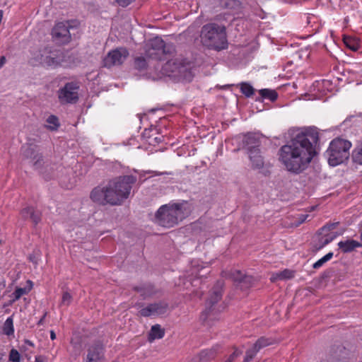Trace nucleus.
Here are the masks:
<instances>
[{"instance_id":"obj_1","label":"nucleus","mask_w":362,"mask_h":362,"mask_svg":"<svg viewBox=\"0 0 362 362\" xmlns=\"http://www.w3.org/2000/svg\"><path fill=\"white\" fill-rule=\"evenodd\" d=\"M318 141L319 133L315 127L298 132L290 141L279 148V162L288 172L294 175L302 173L316 155L315 146Z\"/></svg>"},{"instance_id":"obj_2","label":"nucleus","mask_w":362,"mask_h":362,"mask_svg":"<svg viewBox=\"0 0 362 362\" xmlns=\"http://www.w3.org/2000/svg\"><path fill=\"white\" fill-rule=\"evenodd\" d=\"M136 177L127 175L115 177L104 186H98L90 192L91 200L100 205L119 206L129 198Z\"/></svg>"},{"instance_id":"obj_3","label":"nucleus","mask_w":362,"mask_h":362,"mask_svg":"<svg viewBox=\"0 0 362 362\" xmlns=\"http://www.w3.org/2000/svg\"><path fill=\"white\" fill-rule=\"evenodd\" d=\"M191 210L186 201L162 205L156 211L155 218L159 225L171 228L190 214Z\"/></svg>"},{"instance_id":"obj_4","label":"nucleus","mask_w":362,"mask_h":362,"mask_svg":"<svg viewBox=\"0 0 362 362\" xmlns=\"http://www.w3.org/2000/svg\"><path fill=\"white\" fill-rule=\"evenodd\" d=\"M202 44L211 49L221 51L228 47L226 27L223 24L209 23L202 27L200 32Z\"/></svg>"},{"instance_id":"obj_5","label":"nucleus","mask_w":362,"mask_h":362,"mask_svg":"<svg viewBox=\"0 0 362 362\" xmlns=\"http://www.w3.org/2000/svg\"><path fill=\"white\" fill-rule=\"evenodd\" d=\"M351 143L342 139H335L331 141L326 151L328 163L332 166L338 165L349 158Z\"/></svg>"},{"instance_id":"obj_6","label":"nucleus","mask_w":362,"mask_h":362,"mask_svg":"<svg viewBox=\"0 0 362 362\" xmlns=\"http://www.w3.org/2000/svg\"><path fill=\"white\" fill-rule=\"evenodd\" d=\"M173 51L172 45H165L161 37H156L146 44L145 54L149 59L161 61L168 59Z\"/></svg>"},{"instance_id":"obj_7","label":"nucleus","mask_w":362,"mask_h":362,"mask_svg":"<svg viewBox=\"0 0 362 362\" xmlns=\"http://www.w3.org/2000/svg\"><path fill=\"white\" fill-rule=\"evenodd\" d=\"M33 60V64L35 65L39 64L44 66L56 68L65 62V55L62 50L45 47L39 51Z\"/></svg>"},{"instance_id":"obj_8","label":"nucleus","mask_w":362,"mask_h":362,"mask_svg":"<svg viewBox=\"0 0 362 362\" xmlns=\"http://www.w3.org/2000/svg\"><path fill=\"white\" fill-rule=\"evenodd\" d=\"M222 293L220 289H214L206 301V308L200 315V319L205 325L211 326L212 322L219 319L220 310L216 308V304L221 299Z\"/></svg>"},{"instance_id":"obj_9","label":"nucleus","mask_w":362,"mask_h":362,"mask_svg":"<svg viewBox=\"0 0 362 362\" xmlns=\"http://www.w3.org/2000/svg\"><path fill=\"white\" fill-rule=\"evenodd\" d=\"M188 69V64L185 59L176 57L168 59L162 67V72L168 76L182 77Z\"/></svg>"},{"instance_id":"obj_10","label":"nucleus","mask_w":362,"mask_h":362,"mask_svg":"<svg viewBox=\"0 0 362 362\" xmlns=\"http://www.w3.org/2000/svg\"><path fill=\"white\" fill-rule=\"evenodd\" d=\"M79 86L76 82H68L58 91V98L62 104L76 103L78 100Z\"/></svg>"},{"instance_id":"obj_11","label":"nucleus","mask_w":362,"mask_h":362,"mask_svg":"<svg viewBox=\"0 0 362 362\" xmlns=\"http://www.w3.org/2000/svg\"><path fill=\"white\" fill-rule=\"evenodd\" d=\"M129 53L125 47H118L108 52L103 59V65L105 67L110 68L113 66H118L128 57Z\"/></svg>"},{"instance_id":"obj_12","label":"nucleus","mask_w":362,"mask_h":362,"mask_svg":"<svg viewBox=\"0 0 362 362\" xmlns=\"http://www.w3.org/2000/svg\"><path fill=\"white\" fill-rule=\"evenodd\" d=\"M70 25L68 21L59 22L55 25L52 31V37L62 43H67L71 40Z\"/></svg>"},{"instance_id":"obj_13","label":"nucleus","mask_w":362,"mask_h":362,"mask_svg":"<svg viewBox=\"0 0 362 362\" xmlns=\"http://www.w3.org/2000/svg\"><path fill=\"white\" fill-rule=\"evenodd\" d=\"M104 360L105 349L102 343L95 342L88 348L85 362H103Z\"/></svg>"},{"instance_id":"obj_14","label":"nucleus","mask_w":362,"mask_h":362,"mask_svg":"<svg viewBox=\"0 0 362 362\" xmlns=\"http://www.w3.org/2000/svg\"><path fill=\"white\" fill-rule=\"evenodd\" d=\"M168 308V304L158 302L148 304L146 307L139 310V315L142 317H150L152 315H158L164 314Z\"/></svg>"},{"instance_id":"obj_15","label":"nucleus","mask_w":362,"mask_h":362,"mask_svg":"<svg viewBox=\"0 0 362 362\" xmlns=\"http://www.w3.org/2000/svg\"><path fill=\"white\" fill-rule=\"evenodd\" d=\"M243 147L246 149L247 153L253 150H259L261 145L259 136L256 134L248 133L243 139Z\"/></svg>"},{"instance_id":"obj_16","label":"nucleus","mask_w":362,"mask_h":362,"mask_svg":"<svg viewBox=\"0 0 362 362\" xmlns=\"http://www.w3.org/2000/svg\"><path fill=\"white\" fill-rule=\"evenodd\" d=\"M338 247L343 253H349L354 251L356 248L362 247V244L354 240H347L340 241L338 243Z\"/></svg>"},{"instance_id":"obj_17","label":"nucleus","mask_w":362,"mask_h":362,"mask_svg":"<svg viewBox=\"0 0 362 362\" xmlns=\"http://www.w3.org/2000/svg\"><path fill=\"white\" fill-rule=\"evenodd\" d=\"M250 159L252 164V168L260 169L264 166V159L260 153V150H253L248 153Z\"/></svg>"},{"instance_id":"obj_18","label":"nucleus","mask_w":362,"mask_h":362,"mask_svg":"<svg viewBox=\"0 0 362 362\" xmlns=\"http://www.w3.org/2000/svg\"><path fill=\"white\" fill-rule=\"evenodd\" d=\"M165 335V330L162 329L160 325H154L151 327L150 332L148 334V339L150 342H152L155 339H162Z\"/></svg>"},{"instance_id":"obj_19","label":"nucleus","mask_w":362,"mask_h":362,"mask_svg":"<svg viewBox=\"0 0 362 362\" xmlns=\"http://www.w3.org/2000/svg\"><path fill=\"white\" fill-rule=\"evenodd\" d=\"M232 277L235 282L239 284H246V287L250 286L252 280V276L245 275L239 270L233 272L232 273Z\"/></svg>"},{"instance_id":"obj_20","label":"nucleus","mask_w":362,"mask_h":362,"mask_svg":"<svg viewBox=\"0 0 362 362\" xmlns=\"http://www.w3.org/2000/svg\"><path fill=\"white\" fill-rule=\"evenodd\" d=\"M351 159L354 163L362 165V139L358 141L353 150Z\"/></svg>"},{"instance_id":"obj_21","label":"nucleus","mask_w":362,"mask_h":362,"mask_svg":"<svg viewBox=\"0 0 362 362\" xmlns=\"http://www.w3.org/2000/svg\"><path fill=\"white\" fill-rule=\"evenodd\" d=\"M295 272L288 269H286L281 272L275 273L271 277V281H274L276 280H286L291 279L294 277Z\"/></svg>"},{"instance_id":"obj_22","label":"nucleus","mask_w":362,"mask_h":362,"mask_svg":"<svg viewBox=\"0 0 362 362\" xmlns=\"http://www.w3.org/2000/svg\"><path fill=\"white\" fill-rule=\"evenodd\" d=\"M260 96L264 99H268L271 102H274L278 98V93L275 90L264 88L259 90Z\"/></svg>"},{"instance_id":"obj_23","label":"nucleus","mask_w":362,"mask_h":362,"mask_svg":"<svg viewBox=\"0 0 362 362\" xmlns=\"http://www.w3.org/2000/svg\"><path fill=\"white\" fill-rule=\"evenodd\" d=\"M134 290L141 293L144 298H147L153 296L155 293L154 287L151 284L145 285L143 286H136Z\"/></svg>"},{"instance_id":"obj_24","label":"nucleus","mask_w":362,"mask_h":362,"mask_svg":"<svg viewBox=\"0 0 362 362\" xmlns=\"http://www.w3.org/2000/svg\"><path fill=\"white\" fill-rule=\"evenodd\" d=\"M218 346L213 347L210 349H205L200 352L199 358L203 361H206L214 358L216 354Z\"/></svg>"},{"instance_id":"obj_25","label":"nucleus","mask_w":362,"mask_h":362,"mask_svg":"<svg viewBox=\"0 0 362 362\" xmlns=\"http://www.w3.org/2000/svg\"><path fill=\"white\" fill-rule=\"evenodd\" d=\"M31 213L30 219L35 225H37L41 221V213L35 210L33 207H26L24 209V214Z\"/></svg>"},{"instance_id":"obj_26","label":"nucleus","mask_w":362,"mask_h":362,"mask_svg":"<svg viewBox=\"0 0 362 362\" xmlns=\"http://www.w3.org/2000/svg\"><path fill=\"white\" fill-rule=\"evenodd\" d=\"M3 332L4 334L7 336L13 335L14 333V328H13V316H11L6 319L5 322L4 323L3 327Z\"/></svg>"},{"instance_id":"obj_27","label":"nucleus","mask_w":362,"mask_h":362,"mask_svg":"<svg viewBox=\"0 0 362 362\" xmlns=\"http://www.w3.org/2000/svg\"><path fill=\"white\" fill-rule=\"evenodd\" d=\"M134 68L140 71H145L148 67V64L144 57H137L134 59Z\"/></svg>"},{"instance_id":"obj_28","label":"nucleus","mask_w":362,"mask_h":362,"mask_svg":"<svg viewBox=\"0 0 362 362\" xmlns=\"http://www.w3.org/2000/svg\"><path fill=\"white\" fill-rule=\"evenodd\" d=\"M238 86H240L241 93L247 98H250L254 94V88L250 83L242 82L238 84Z\"/></svg>"},{"instance_id":"obj_29","label":"nucleus","mask_w":362,"mask_h":362,"mask_svg":"<svg viewBox=\"0 0 362 362\" xmlns=\"http://www.w3.org/2000/svg\"><path fill=\"white\" fill-rule=\"evenodd\" d=\"M26 155H30L33 160V165L36 168L39 167L41 165L42 161V156L40 153H34L33 150L32 148H28L26 151Z\"/></svg>"},{"instance_id":"obj_30","label":"nucleus","mask_w":362,"mask_h":362,"mask_svg":"<svg viewBox=\"0 0 362 362\" xmlns=\"http://www.w3.org/2000/svg\"><path fill=\"white\" fill-rule=\"evenodd\" d=\"M30 285L29 288H17L13 292V300H18L22 296L27 294L31 290L33 284L31 281H28Z\"/></svg>"},{"instance_id":"obj_31","label":"nucleus","mask_w":362,"mask_h":362,"mask_svg":"<svg viewBox=\"0 0 362 362\" xmlns=\"http://www.w3.org/2000/svg\"><path fill=\"white\" fill-rule=\"evenodd\" d=\"M46 122L49 124L47 126V128L52 131L57 130L59 127V119L57 117L54 115L49 116Z\"/></svg>"},{"instance_id":"obj_32","label":"nucleus","mask_w":362,"mask_h":362,"mask_svg":"<svg viewBox=\"0 0 362 362\" xmlns=\"http://www.w3.org/2000/svg\"><path fill=\"white\" fill-rule=\"evenodd\" d=\"M271 344L272 339L262 337L257 340V341L254 344V346L257 348V349L259 351L261 349Z\"/></svg>"},{"instance_id":"obj_33","label":"nucleus","mask_w":362,"mask_h":362,"mask_svg":"<svg viewBox=\"0 0 362 362\" xmlns=\"http://www.w3.org/2000/svg\"><path fill=\"white\" fill-rule=\"evenodd\" d=\"M333 257V252H330L313 264L314 269L320 268L325 263L330 260Z\"/></svg>"},{"instance_id":"obj_34","label":"nucleus","mask_w":362,"mask_h":362,"mask_svg":"<svg viewBox=\"0 0 362 362\" xmlns=\"http://www.w3.org/2000/svg\"><path fill=\"white\" fill-rule=\"evenodd\" d=\"M258 351L259 350L253 345L252 348L247 350L243 362H250Z\"/></svg>"},{"instance_id":"obj_35","label":"nucleus","mask_w":362,"mask_h":362,"mask_svg":"<svg viewBox=\"0 0 362 362\" xmlns=\"http://www.w3.org/2000/svg\"><path fill=\"white\" fill-rule=\"evenodd\" d=\"M72 300V296L68 291H64L62 293V300L60 303L61 305L68 306L70 305Z\"/></svg>"},{"instance_id":"obj_36","label":"nucleus","mask_w":362,"mask_h":362,"mask_svg":"<svg viewBox=\"0 0 362 362\" xmlns=\"http://www.w3.org/2000/svg\"><path fill=\"white\" fill-rule=\"evenodd\" d=\"M344 42L350 49L353 51H356L358 49V44L355 42L351 37H344Z\"/></svg>"},{"instance_id":"obj_37","label":"nucleus","mask_w":362,"mask_h":362,"mask_svg":"<svg viewBox=\"0 0 362 362\" xmlns=\"http://www.w3.org/2000/svg\"><path fill=\"white\" fill-rule=\"evenodd\" d=\"M337 236V234L332 236H327L326 238H322L320 240V245L317 247V250H320L325 245L331 243Z\"/></svg>"},{"instance_id":"obj_38","label":"nucleus","mask_w":362,"mask_h":362,"mask_svg":"<svg viewBox=\"0 0 362 362\" xmlns=\"http://www.w3.org/2000/svg\"><path fill=\"white\" fill-rule=\"evenodd\" d=\"M9 361L12 362H20L21 355L16 349H12L11 350L9 353Z\"/></svg>"},{"instance_id":"obj_39","label":"nucleus","mask_w":362,"mask_h":362,"mask_svg":"<svg viewBox=\"0 0 362 362\" xmlns=\"http://www.w3.org/2000/svg\"><path fill=\"white\" fill-rule=\"evenodd\" d=\"M309 217V215L305 214H298L297 215L296 218V221H295V226H299L300 224H302L303 223H304L306 219Z\"/></svg>"},{"instance_id":"obj_40","label":"nucleus","mask_w":362,"mask_h":362,"mask_svg":"<svg viewBox=\"0 0 362 362\" xmlns=\"http://www.w3.org/2000/svg\"><path fill=\"white\" fill-rule=\"evenodd\" d=\"M242 352L239 351L238 349H235V351L229 356L226 362H233L234 360L239 356Z\"/></svg>"},{"instance_id":"obj_41","label":"nucleus","mask_w":362,"mask_h":362,"mask_svg":"<svg viewBox=\"0 0 362 362\" xmlns=\"http://www.w3.org/2000/svg\"><path fill=\"white\" fill-rule=\"evenodd\" d=\"M339 222H334V223H328L326 225H325L323 227L321 228V230H331L334 229L338 225Z\"/></svg>"},{"instance_id":"obj_42","label":"nucleus","mask_w":362,"mask_h":362,"mask_svg":"<svg viewBox=\"0 0 362 362\" xmlns=\"http://www.w3.org/2000/svg\"><path fill=\"white\" fill-rule=\"evenodd\" d=\"M116 2L122 7H126L135 0H115Z\"/></svg>"},{"instance_id":"obj_43","label":"nucleus","mask_w":362,"mask_h":362,"mask_svg":"<svg viewBox=\"0 0 362 362\" xmlns=\"http://www.w3.org/2000/svg\"><path fill=\"white\" fill-rule=\"evenodd\" d=\"M214 20L216 21H226V18H225V14H219V15H217L215 18H214Z\"/></svg>"},{"instance_id":"obj_44","label":"nucleus","mask_w":362,"mask_h":362,"mask_svg":"<svg viewBox=\"0 0 362 362\" xmlns=\"http://www.w3.org/2000/svg\"><path fill=\"white\" fill-rule=\"evenodd\" d=\"M21 214L24 219H30L31 213L24 214V209L21 211Z\"/></svg>"},{"instance_id":"obj_45","label":"nucleus","mask_w":362,"mask_h":362,"mask_svg":"<svg viewBox=\"0 0 362 362\" xmlns=\"http://www.w3.org/2000/svg\"><path fill=\"white\" fill-rule=\"evenodd\" d=\"M35 362H45V358L43 356H37L35 358Z\"/></svg>"},{"instance_id":"obj_46","label":"nucleus","mask_w":362,"mask_h":362,"mask_svg":"<svg viewBox=\"0 0 362 362\" xmlns=\"http://www.w3.org/2000/svg\"><path fill=\"white\" fill-rule=\"evenodd\" d=\"M50 338L52 340H54L56 339V334L53 330L50 331Z\"/></svg>"},{"instance_id":"obj_47","label":"nucleus","mask_w":362,"mask_h":362,"mask_svg":"<svg viewBox=\"0 0 362 362\" xmlns=\"http://www.w3.org/2000/svg\"><path fill=\"white\" fill-rule=\"evenodd\" d=\"M25 343L30 346H34V344L29 339H25Z\"/></svg>"},{"instance_id":"obj_48","label":"nucleus","mask_w":362,"mask_h":362,"mask_svg":"<svg viewBox=\"0 0 362 362\" xmlns=\"http://www.w3.org/2000/svg\"><path fill=\"white\" fill-rule=\"evenodd\" d=\"M45 316H46V313H45V315L42 316V317L40 320V321L38 322V325H40L42 323Z\"/></svg>"},{"instance_id":"obj_49","label":"nucleus","mask_w":362,"mask_h":362,"mask_svg":"<svg viewBox=\"0 0 362 362\" xmlns=\"http://www.w3.org/2000/svg\"><path fill=\"white\" fill-rule=\"evenodd\" d=\"M5 62H6L5 57L1 56V66L4 64Z\"/></svg>"},{"instance_id":"obj_50","label":"nucleus","mask_w":362,"mask_h":362,"mask_svg":"<svg viewBox=\"0 0 362 362\" xmlns=\"http://www.w3.org/2000/svg\"><path fill=\"white\" fill-rule=\"evenodd\" d=\"M331 362H336V361L334 359H332Z\"/></svg>"},{"instance_id":"obj_51","label":"nucleus","mask_w":362,"mask_h":362,"mask_svg":"<svg viewBox=\"0 0 362 362\" xmlns=\"http://www.w3.org/2000/svg\"><path fill=\"white\" fill-rule=\"evenodd\" d=\"M112 362H118V361L115 360V361H112Z\"/></svg>"},{"instance_id":"obj_52","label":"nucleus","mask_w":362,"mask_h":362,"mask_svg":"<svg viewBox=\"0 0 362 362\" xmlns=\"http://www.w3.org/2000/svg\"><path fill=\"white\" fill-rule=\"evenodd\" d=\"M360 362H362V361H360Z\"/></svg>"}]
</instances>
